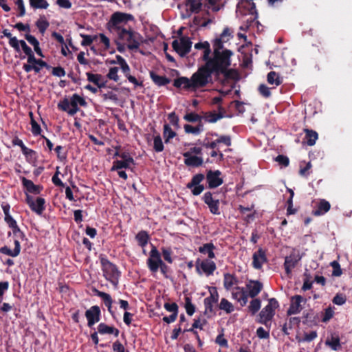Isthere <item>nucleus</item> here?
Listing matches in <instances>:
<instances>
[{"mask_svg": "<svg viewBox=\"0 0 352 352\" xmlns=\"http://www.w3.org/2000/svg\"><path fill=\"white\" fill-rule=\"evenodd\" d=\"M192 44L188 37L182 36L179 41L174 40L172 42V47L181 57H184L190 52Z\"/></svg>", "mask_w": 352, "mask_h": 352, "instance_id": "obj_7", "label": "nucleus"}, {"mask_svg": "<svg viewBox=\"0 0 352 352\" xmlns=\"http://www.w3.org/2000/svg\"><path fill=\"white\" fill-rule=\"evenodd\" d=\"M267 80L269 84L275 85L276 86L280 85L282 83V80L279 76L274 71L268 73Z\"/></svg>", "mask_w": 352, "mask_h": 352, "instance_id": "obj_41", "label": "nucleus"}, {"mask_svg": "<svg viewBox=\"0 0 352 352\" xmlns=\"http://www.w3.org/2000/svg\"><path fill=\"white\" fill-rule=\"evenodd\" d=\"M199 144H200L201 146L206 148H210L212 150H214L217 147L216 140H212L211 138L208 136H205L202 142H200L199 140Z\"/></svg>", "mask_w": 352, "mask_h": 352, "instance_id": "obj_40", "label": "nucleus"}, {"mask_svg": "<svg viewBox=\"0 0 352 352\" xmlns=\"http://www.w3.org/2000/svg\"><path fill=\"white\" fill-rule=\"evenodd\" d=\"M304 132L305 133V140L307 141V144L309 146H314L318 138V133L312 129H305Z\"/></svg>", "mask_w": 352, "mask_h": 352, "instance_id": "obj_33", "label": "nucleus"}, {"mask_svg": "<svg viewBox=\"0 0 352 352\" xmlns=\"http://www.w3.org/2000/svg\"><path fill=\"white\" fill-rule=\"evenodd\" d=\"M117 35L120 40L127 43V47L130 50H138L144 42L143 36L131 28L121 30V32L117 34Z\"/></svg>", "mask_w": 352, "mask_h": 352, "instance_id": "obj_4", "label": "nucleus"}, {"mask_svg": "<svg viewBox=\"0 0 352 352\" xmlns=\"http://www.w3.org/2000/svg\"><path fill=\"white\" fill-rule=\"evenodd\" d=\"M331 208V204L325 199H321L317 204V207L312 211V214L315 216L323 215L327 212Z\"/></svg>", "mask_w": 352, "mask_h": 352, "instance_id": "obj_23", "label": "nucleus"}, {"mask_svg": "<svg viewBox=\"0 0 352 352\" xmlns=\"http://www.w3.org/2000/svg\"><path fill=\"white\" fill-rule=\"evenodd\" d=\"M218 294L217 291H214L213 293L210 292V296L204 299V305H205V312H212V306L213 304H215L218 301Z\"/></svg>", "mask_w": 352, "mask_h": 352, "instance_id": "obj_28", "label": "nucleus"}, {"mask_svg": "<svg viewBox=\"0 0 352 352\" xmlns=\"http://www.w3.org/2000/svg\"><path fill=\"white\" fill-rule=\"evenodd\" d=\"M205 179V175L202 173L195 175L190 182L186 185V188L191 190L193 195H199L204 190V186L200 183Z\"/></svg>", "mask_w": 352, "mask_h": 352, "instance_id": "obj_8", "label": "nucleus"}, {"mask_svg": "<svg viewBox=\"0 0 352 352\" xmlns=\"http://www.w3.org/2000/svg\"><path fill=\"white\" fill-rule=\"evenodd\" d=\"M236 283V278L229 274L224 275V286L227 289H230Z\"/></svg>", "mask_w": 352, "mask_h": 352, "instance_id": "obj_53", "label": "nucleus"}, {"mask_svg": "<svg viewBox=\"0 0 352 352\" xmlns=\"http://www.w3.org/2000/svg\"><path fill=\"white\" fill-rule=\"evenodd\" d=\"M261 303V300L258 298L254 299L250 302L249 309L252 314H255L260 309Z\"/></svg>", "mask_w": 352, "mask_h": 352, "instance_id": "obj_57", "label": "nucleus"}, {"mask_svg": "<svg viewBox=\"0 0 352 352\" xmlns=\"http://www.w3.org/2000/svg\"><path fill=\"white\" fill-rule=\"evenodd\" d=\"M100 309L98 306H93L85 312L86 318L88 320V326L91 327L96 322H98L100 317Z\"/></svg>", "mask_w": 352, "mask_h": 352, "instance_id": "obj_17", "label": "nucleus"}, {"mask_svg": "<svg viewBox=\"0 0 352 352\" xmlns=\"http://www.w3.org/2000/svg\"><path fill=\"white\" fill-rule=\"evenodd\" d=\"M103 271L107 278H115L119 275L116 267L105 258L101 259Z\"/></svg>", "mask_w": 352, "mask_h": 352, "instance_id": "obj_14", "label": "nucleus"}, {"mask_svg": "<svg viewBox=\"0 0 352 352\" xmlns=\"http://www.w3.org/2000/svg\"><path fill=\"white\" fill-rule=\"evenodd\" d=\"M219 307L220 309L225 311L227 314H230L234 311V306L226 298L221 299Z\"/></svg>", "mask_w": 352, "mask_h": 352, "instance_id": "obj_49", "label": "nucleus"}, {"mask_svg": "<svg viewBox=\"0 0 352 352\" xmlns=\"http://www.w3.org/2000/svg\"><path fill=\"white\" fill-rule=\"evenodd\" d=\"M184 128V131L186 133H192L194 135H198L204 131V124H203L202 121H201V122H198V124L195 126H193L190 124H185Z\"/></svg>", "mask_w": 352, "mask_h": 352, "instance_id": "obj_35", "label": "nucleus"}, {"mask_svg": "<svg viewBox=\"0 0 352 352\" xmlns=\"http://www.w3.org/2000/svg\"><path fill=\"white\" fill-rule=\"evenodd\" d=\"M230 65L231 58H228L205 67L208 75V83L213 84L214 82H219L224 84L229 80H238L239 78L238 71L229 68Z\"/></svg>", "mask_w": 352, "mask_h": 352, "instance_id": "obj_1", "label": "nucleus"}, {"mask_svg": "<svg viewBox=\"0 0 352 352\" xmlns=\"http://www.w3.org/2000/svg\"><path fill=\"white\" fill-rule=\"evenodd\" d=\"M118 67H111L107 76L109 79L113 80L115 82H118L119 76H118Z\"/></svg>", "mask_w": 352, "mask_h": 352, "instance_id": "obj_59", "label": "nucleus"}, {"mask_svg": "<svg viewBox=\"0 0 352 352\" xmlns=\"http://www.w3.org/2000/svg\"><path fill=\"white\" fill-rule=\"evenodd\" d=\"M30 6L34 9H47L49 3L46 0H29Z\"/></svg>", "mask_w": 352, "mask_h": 352, "instance_id": "obj_44", "label": "nucleus"}, {"mask_svg": "<svg viewBox=\"0 0 352 352\" xmlns=\"http://www.w3.org/2000/svg\"><path fill=\"white\" fill-rule=\"evenodd\" d=\"M25 200L31 210L37 214H41L45 208V200L43 197L34 198L27 194Z\"/></svg>", "mask_w": 352, "mask_h": 352, "instance_id": "obj_10", "label": "nucleus"}, {"mask_svg": "<svg viewBox=\"0 0 352 352\" xmlns=\"http://www.w3.org/2000/svg\"><path fill=\"white\" fill-rule=\"evenodd\" d=\"M195 48L197 50H204L202 60L205 63H207L211 54V49L209 43L208 41L199 42L195 45Z\"/></svg>", "mask_w": 352, "mask_h": 352, "instance_id": "obj_27", "label": "nucleus"}, {"mask_svg": "<svg viewBox=\"0 0 352 352\" xmlns=\"http://www.w3.org/2000/svg\"><path fill=\"white\" fill-rule=\"evenodd\" d=\"M177 135L176 132L172 130L169 124H165L164 125L163 129V137L164 139V142L166 144L170 142V139H173Z\"/></svg>", "mask_w": 352, "mask_h": 352, "instance_id": "obj_38", "label": "nucleus"}, {"mask_svg": "<svg viewBox=\"0 0 352 352\" xmlns=\"http://www.w3.org/2000/svg\"><path fill=\"white\" fill-rule=\"evenodd\" d=\"M162 261V260L161 259L160 252L157 248L153 246L150 252V255L147 260V264L149 270L153 273L157 272Z\"/></svg>", "mask_w": 352, "mask_h": 352, "instance_id": "obj_9", "label": "nucleus"}, {"mask_svg": "<svg viewBox=\"0 0 352 352\" xmlns=\"http://www.w3.org/2000/svg\"><path fill=\"white\" fill-rule=\"evenodd\" d=\"M17 45L21 47L23 52L26 56L34 53L30 47H29L24 40H18Z\"/></svg>", "mask_w": 352, "mask_h": 352, "instance_id": "obj_56", "label": "nucleus"}, {"mask_svg": "<svg viewBox=\"0 0 352 352\" xmlns=\"http://www.w3.org/2000/svg\"><path fill=\"white\" fill-rule=\"evenodd\" d=\"M325 344L329 346L333 350L337 351L340 347V339L338 336H331L325 341Z\"/></svg>", "mask_w": 352, "mask_h": 352, "instance_id": "obj_42", "label": "nucleus"}, {"mask_svg": "<svg viewBox=\"0 0 352 352\" xmlns=\"http://www.w3.org/2000/svg\"><path fill=\"white\" fill-rule=\"evenodd\" d=\"M186 6L192 13L197 14L202 9V3L200 0H186Z\"/></svg>", "mask_w": 352, "mask_h": 352, "instance_id": "obj_34", "label": "nucleus"}, {"mask_svg": "<svg viewBox=\"0 0 352 352\" xmlns=\"http://www.w3.org/2000/svg\"><path fill=\"white\" fill-rule=\"evenodd\" d=\"M136 239L139 245L143 247L147 243L148 236L146 232L141 231L136 235Z\"/></svg>", "mask_w": 352, "mask_h": 352, "instance_id": "obj_54", "label": "nucleus"}, {"mask_svg": "<svg viewBox=\"0 0 352 352\" xmlns=\"http://www.w3.org/2000/svg\"><path fill=\"white\" fill-rule=\"evenodd\" d=\"M22 153L25 157L27 162L31 164H35L38 160V153L34 150L26 147Z\"/></svg>", "mask_w": 352, "mask_h": 352, "instance_id": "obj_31", "label": "nucleus"}, {"mask_svg": "<svg viewBox=\"0 0 352 352\" xmlns=\"http://www.w3.org/2000/svg\"><path fill=\"white\" fill-rule=\"evenodd\" d=\"M131 163L127 162L124 160H116L113 163V166L111 168L112 170H118L122 168H129V164Z\"/></svg>", "mask_w": 352, "mask_h": 352, "instance_id": "obj_52", "label": "nucleus"}, {"mask_svg": "<svg viewBox=\"0 0 352 352\" xmlns=\"http://www.w3.org/2000/svg\"><path fill=\"white\" fill-rule=\"evenodd\" d=\"M239 210L243 218L248 219L247 220L259 218V213L256 212V210H254L253 206L251 207L239 206Z\"/></svg>", "mask_w": 352, "mask_h": 352, "instance_id": "obj_24", "label": "nucleus"}, {"mask_svg": "<svg viewBox=\"0 0 352 352\" xmlns=\"http://www.w3.org/2000/svg\"><path fill=\"white\" fill-rule=\"evenodd\" d=\"M57 155V159L61 162H65L67 157V152L64 149V147L58 145L54 148Z\"/></svg>", "mask_w": 352, "mask_h": 352, "instance_id": "obj_43", "label": "nucleus"}, {"mask_svg": "<svg viewBox=\"0 0 352 352\" xmlns=\"http://www.w3.org/2000/svg\"><path fill=\"white\" fill-rule=\"evenodd\" d=\"M133 16L131 14L120 12H114L107 23V28L110 32L117 34L121 32V30L126 29L121 25L122 23H127L129 21L133 20Z\"/></svg>", "mask_w": 352, "mask_h": 352, "instance_id": "obj_5", "label": "nucleus"}, {"mask_svg": "<svg viewBox=\"0 0 352 352\" xmlns=\"http://www.w3.org/2000/svg\"><path fill=\"white\" fill-rule=\"evenodd\" d=\"M150 77L157 86H164L170 83V80L165 76H160L154 72H150Z\"/></svg>", "mask_w": 352, "mask_h": 352, "instance_id": "obj_32", "label": "nucleus"}, {"mask_svg": "<svg viewBox=\"0 0 352 352\" xmlns=\"http://www.w3.org/2000/svg\"><path fill=\"white\" fill-rule=\"evenodd\" d=\"M168 119L170 123L175 127V129H178L179 128V117L176 115L175 112H171L168 115Z\"/></svg>", "mask_w": 352, "mask_h": 352, "instance_id": "obj_55", "label": "nucleus"}, {"mask_svg": "<svg viewBox=\"0 0 352 352\" xmlns=\"http://www.w3.org/2000/svg\"><path fill=\"white\" fill-rule=\"evenodd\" d=\"M184 164L187 166L199 167L204 163L203 158L201 156L192 155L189 153H184Z\"/></svg>", "mask_w": 352, "mask_h": 352, "instance_id": "obj_16", "label": "nucleus"}, {"mask_svg": "<svg viewBox=\"0 0 352 352\" xmlns=\"http://www.w3.org/2000/svg\"><path fill=\"white\" fill-rule=\"evenodd\" d=\"M78 104H80L82 107L87 106V102L85 100L78 95L77 94H74L71 98V110L69 111V115L73 116L77 113L79 110L78 107Z\"/></svg>", "mask_w": 352, "mask_h": 352, "instance_id": "obj_18", "label": "nucleus"}, {"mask_svg": "<svg viewBox=\"0 0 352 352\" xmlns=\"http://www.w3.org/2000/svg\"><path fill=\"white\" fill-rule=\"evenodd\" d=\"M232 294L233 298L240 302L241 306L245 305L248 302V296L243 289L238 287L232 292Z\"/></svg>", "mask_w": 352, "mask_h": 352, "instance_id": "obj_30", "label": "nucleus"}, {"mask_svg": "<svg viewBox=\"0 0 352 352\" xmlns=\"http://www.w3.org/2000/svg\"><path fill=\"white\" fill-rule=\"evenodd\" d=\"M30 124L32 126V133L34 135H41V129L40 125L36 122V121L34 119L33 113L32 112H30Z\"/></svg>", "mask_w": 352, "mask_h": 352, "instance_id": "obj_50", "label": "nucleus"}, {"mask_svg": "<svg viewBox=\"0 0 352 352\" xmlns=\"http://www.w3.org/2000/svg\"><path fill=\"white\" fill-rule=\"evenodd\" d=\"M184 119L188 122L195 123L202 121L203 117L195 112H190L186 113L184 116Z\"/></svg>", "mask_w": 352, "mask_h": 352, "instance_id": "obj_47", "label": "nucleus"}, {"mask_svg": "<svg viewBox=\"0 0 352 352\" xmlns=\"http://www.w3.org/2000/svg\"><path fill=\"white\" fill-rule=\"evenodd\" d=\"M218 113L213 111L206 112L204 115L203 119L209 123H215L219 120L225 117L226 110L221 105L218 106Z\"/></svg>", "mask_w": 352, "mask_h": 352, "instance_id": "obj_13", "label": "nucleus"}, {"mask_svg": "<svg viewBox=\"0 0 352 352\" xmlns=\"http://www.w3.org/2000/svg\"><path fill=\"white\" fill-rule=\"evenodd\" d=\"M246 286L248 289V296L251 298L256 296L263 289V284L258 280H250Z\"/></svg>", "mask_w": 352, "mask_h": 352, "instance_id": "obj_21", "label": "nucleus"}, {"mask_svg": "<svg viewBox=\"0 0 352 352\" xmlns=\"http://www.w3.org/2000/svg\"><path fill=\"white\" fill-rule=\"evenodd\" d=\"M204 201L206 204L210 208V210L213 214H219V202L218 199H215L212 197V194L210 192H207L204 195Z\"/></svg>", "mask_w": 352, "mask_h": 352, "instance_id": "obj_15", "label": "nucleus"}, {"mask_svg": "<svg viewBox=\"0 0 352 352\" xmlns=\"http://www.w3.org/2000/svg\"><path fill=\"white\" fill-rule=\"evenodd\" d=\"M206 69L201 65L190 78L182 76L174 80L173 86L177 88L183 87L185 90L196 91L198 89L205 87L208 83Z\"/></svg>", "mask_w": 352, "mask_h": 352, "instance_id": "obj_2", "label": "nucleus"}, {"mask_svg": "<svg viewBox=\"0 0 352 352\" xmlns=\"http://www.w3.org/2000/svg\"><path fill=\"white\" fill-rule=\"evenodd\" d=\"M71 106V100L69 101L67 98H65L63 100L60 101L58 104V109H61L62 111H66L69 114V111L71 110V108L69 107Z\"/></svg>", "mask_w": 352, "mask_h": 352, "instance_id": "obj_60", "label": "nucleus"}, {"mask_svg": "<svg viewBox=\"0 0 352 352\" xmlns=\"http://www.w3.org/2000/svg\"><path fill=\"white\" fill-rule=\"evenodd\" d=\"M217 146L219 144H224L225 145L230 146L232 144L231 138L230 135H219L218 138L216 139Z\"/></svg>", "mask_w": 352, "mask_h": 352, "instance_id": "obj_58", "label": "nucleus"}, {"mask_svg": "<svg viewBox=\"0 0 352 352\" xmlns=\"http://www.w3.org/2000/svg\"><path fill=\"white\" fill-rule=\"evenodd\" d=\"M266 261L265 252L259 249L253 254V266L256 269H260L262 265Z\"/></svg>", "mask_w": 352, "mask_h": 352, "instance_id": "obj_26", "label": "nucleus"}, {"mask_svg": "<svg viewBox=\"0 0 352 352\" xmlns=\"http://www.w3.org/2000/svg\"><path fill=\"white\" fill-rule=\"evenodd\" d=\"M229 41V38L227 40H223L222 38H217L214 39L213 42V54L212 56H210V58L207 63H205L203 66L204 67H208L214 63H217L218 62L224 60L225 58H231L233 55L232 51L228 49H223V43H226Z\"/></svg>", "mask_w": 352, "mask_h": 352, "instance_id": "obj_3", "label": "nucleus"}, {"mask_svg": "<svg viewBox=\"0 0 352 352\" xmlns=\"http://www.w3.org/2000/svg\"><path fill=\"white\" fill-rule=\"evenodd\" d=\"M221 172L219 170H209L206 173V179L209 188H215L221 186L223 181L221 177Z\"/></svg>", "mask_w": 352, "mask_h": 352, "instance_id": "obj_11", "label": "nucleus"}, {"mask_svg": "<svg viewBox=\"0 0 352 352\" xmlns=\"http://www.w3.org/2000/svg\"><path fill=\"white\" fill-rule=\"evenodd\" d=\"M275 161L277 162L280 165H282L285 167L289 166V158L284 155H278L276 158Z\"/></svg>", "mask_w": 352, "mask_h": 352, "instance_id": "obj_63", "label": "nucleus"}, {"mask_svg": "<svg viewBox=\"0 0 352 352\" xmlns=\"http://www.w3.org/2000/svg\"><path fill=\"white\" fill-rule=\"evenodd\" d=\"M278 307V301L275 298H270L268 305L260 312L258 322L267 326V323L272 319L274 316V311Z\"/></svg>", "mask_w": 352, "mask_h": 352, "instance_id": "obj_6", "label": "nucleus"}, {"mask_svg": "<svg viewBox=\"0 0 352 352\" xmlns=\"http://www.w3.org/2000/svg\"><path fill=\"white\" fill-rule=\"evenodd\" d=\"M185 300H186V303H185V308H186V313L189 315V316H192L195 311V306L192 304L191 302V300L190 299V298L188 297H186L185 298Z\"/></svg>", "mask_w": 352, "mask_h": 352, "instance_id": "obj_61", "label": "nucleus"}, {"mask_svg": "<svg viewBox=\"0 0 352 352\" xmlns=\"http://www.w3.org/2000/svg\"><path fill=\"white\" fill-rule=\"evenodd\" d=\"M214 246L212 243H206L203 246L199 248V252L203 254H208V257L212 258L214 257V254L213 252V250Z\"/></svg>", "mask_w": 352, "mask_h": 352, "instance_id": "obj_45", "label": "nucleus"}, {"mask_svg": "<svg viewBox=\"0 0 352 352\" xmlns=\"http://www.w3.org/2000/svg\"><path fill=\"white\" fill-rule=\"evenodd\" d=\"M164 146L162 142V138L160 134L157 135L153 138V149L157 153H160L164 151Z\"/></svg>", "mask_w": 352, "mask_h": 352, "instance_id": "obj_48", "label": "nucleus"}, {"mask_svg": "<svg viewBox=\"0 0 352 352\" xmlns=\"http://www.w3.org/2000/svg\"><path fill=\"white\" fill-rule=\"evenodd\" d=\"M23 69L27 73L34 71L36 74H38L40 72L41 68L37 65L24 64Z\"/></svg>", "mask_w": 352, "mask_h": 352, "instance_id": "obj_62", "label": "nucleus"}, {"mask_svg": "<svg viewBox=\"0 0 352 352\" xmlns=\"http://www.w3.org/2000/svg\"><path fill=\"white\" fill-rule=\"evenodd\" d=\"M21 180L23 186L30 193L35 195L41 193L43 186L35 185L32 180L28 179L25 177H23Z\"/></svg>", "mask_w": 352, "mask_h": 352, "instance_id": "obj_22", "label": "nucleus"}, {"mask_svg": "<svg viewBox=\"0 0 352 352\" xmlns=\"http://www.w3.org/2000/svg\"><path fill=\"white\" fill-rule=\"evenodd\" d=\"M300 260L298 254H291L285 258L284 267L287 274H290L292 270L295 267L298 262Z\"/></svg>", "mask_w": 352, "mask_h": 352, "instance_id": "obj_20", "label": "nucleus"}, {"mask_svg": "<svg viewBox=\"0 0 352 352\" xmlns=\"http://www.w3.org/2000/svg\"><path fill=\"white\" fill-rule=\"evenodd\" d=\"M258 91L260 94L265 98H269L271 96V91L270 88L264 84H261L259 85Z\"/></svg>", "mask_w": 352, "mask_h": 352, "instance_id": "obj_64", "label": "nucleus"}, {"mask_svg": "<svg viewBox=\"0 0 352 352\" xmlns=\"http://www.w3.org/2000/svg\"><path fill=\"white\" fill-rule=\"evenodd\" d=\"M80 36L81 38H82V41H81V45L86 47V46H90L94 40L97 38V36H91L88 34H80Z\"/></svg>", "mask_w": 352, "mask_h": 352, "instance_id": "obj_51", "label": "nucleus"}, {"mask_svg": "<svg viewBox=\"0 0 352 352\" xmlns=\"http://www.w3.org/2000/svg\"><path fill=\"white\" fill-rule=\"evenodd\" d=\"M4 36L9 38V45L14 49L16 52H21V48L17 45L18 39L15 36H12V34L8 29H5L2 32Z\"/></svg>", "mask_w": 352, "mask_h": 352, "instance_id": "obj_36", "label": "nucleus"}, {"mask_svg": "<svg viewBox=\"0 0 352 352\" xmlns=\"http://www.w3.org/2000/svg\"><path fill=\"white\" fill-rule=\"evenodd\" d=\"M306 302V299L300 295H296L291 298V305L287 311L288 315L297 314L302 309V303Z\"/></svg>", "mask_w": 352, "mask_h": 352, "instance_id": "obj_12", "label": "nucleus"}, {"mask_svg": "<svg viewBox=\"0 0 352 352\" xmlns=\"http://www.w3.org/2000/svg\"><path fill=\"white\" fill-rule=\"evenodd\" d=\"M35 25L36 28H38L39 32L43 35L47 30V29L50 26V23L43 17H41L39 19H38Z\"/></svg>", "mask_w": 352, "mask_h": 352, "instance_id": "obj_39", "label": "nucleus"}, {"mask_svg": "<svg viewBox=\"0 0 352 352\" xmlns=\"http://www.w3.org/2000/svg\"><path fill=\"white\" fill-rule=\"evenodd\" d=\"M96 294L99 297H100L103 300L105 305L108 307L109 311H111V305L113 302L111 296L107 293L100 292L98 290H96Z\"/></svg>", "mask_w": 352, "mask_h": 352, "instance_id": "obj_46", "label": "nucleus"}, {"mask_svg": "<svg viewBox=\"0 0 352 352\" xmlns=\"http://www.w3.org/2000/svg\"><path fill=\"white\" fill-rule=\"evenodd\" d=\"M196 267L198 272H199L200 270H201L203 272H204L208 276L212 274L213 272L215 270L216 265L213 261L209 260H204L201 261L200 263H199V262L197 261Z\"/></svg>", "mask_w": 352, "mask_h": 352, "instance_id": "obj_19", "label": "nucleus"}, {"mask_svg": "<svg viewBox=\"0 0 352 352\" xmlns=\"http://www.w3.org/2000/svg\"><path fill=\"white\" fill-rule=\"evenodd\" d=\"M0 252L2 254H4L6 255H8V256H10L12 257H16L20 254V252H21L20 243L18 240H15L14 250H12L8 247L3 246L0 248Z\"/></svg>", "mask_w": 352, "mask_h": 352, "instance_id": "obj_29", "label": "nucleus"}, {"mask_svg": "<svg viewBox=\"0 0 352 352\" xmlns=\"http://www.w3.org/2000/svg\"><path fill=\"white\" fill-rule=\"evenodd\" d=\"M24 37L28 41V42L33 46L34 50L38 56L42 58L45 57L42 50L40 47L39 41L32 34H25Z\"/></svg>", "mask_w": 352, "mask_h": 352, "instance_id": "obj_25", "label": "nucleus"}, {"mask_svg": "<svg viewBox=\"0 0 352 352\" xmlns=\"http://www.w3.org/2000/svg\"><path fill=\"white\" fill-rule=\"evenodd\" d=\"M98 331L101 334H114L116 337L119 335V330L113 327H109L104 323H100L98 327Z\"/></svg>", "mask_w": 352, "mask_h": 352, "instance_id": "obj_37", "label": "nucleus"}]
</instances>
